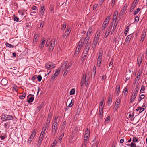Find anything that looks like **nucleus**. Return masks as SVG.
Segmentation results:
<instances>
[{
    "label": "nucleus",
    "instance_id": "obj_4",
    "mask_svg": "<svg viewBox=\"0 0 147 147\" xmlns=\"http://www.w3.org/2000/svg\"><path fill=\"white\" fill-rule=\"evenodd\" d=\"M55 67V65L52 62H49L46 63L45 64V67L47 69H52L54 68Z\"/></svg>",
    "mask_w": 147,
    "mask_h": 147
},
{
    "label": "nucleus",
    "instance_id": "obj_50",
    "mask_svg": "<svg viewBox=\"0 0 147 147\" xmlns=\"http://www.w3.org/2000/svg\"><path fill=\"white\" fill-rule=\"evenodd\" d=\"M138 108L140 110L139 111V113H142L143 111L144 110V108H142L140 107H139Z\"/></svg>",
    "mask_w": 147,
    "mask_h": 147
},
{
    "label": "nucleus",
    "instance_id": "obj_22",
    "mask_svg": "<svg viewBox=\"0 0 147 147\" xmlns=\"http://www.w3.org/2000/svg\"><path fill=\"white\" fill-rule=\"evenodd\" d=\"M44 137V136L42 135H40L39 138V141L38 143L41 144L43 138Z\"/></svg>",
    "mask_w": 147,
    "mask_h": 147
},
{
    "label": "nucleus",
    "instance_id": "obj_53",
    "mask_svg": "<svg viewBox=\"0 0 147 147\" xmlns=\"http://www.w3.org/2000/svg\"><path fill=\"white\" fill-rule=\"evenodd\" d=\"M50 119H47V122L46 123V125H47L48 126L49 125L50 123Z\"/></svg>",
    "mask_w": 147,
    "mask_h": 147
},
{
    "label": "nucleus",
    "instance_id": "obj_62",
    "mask_svg": "<svg viewBox=\"0 0 147 147\" xmlns=\"http://www.w3.org/2000/svg\"><path fill=\"white\" fill-rule=\"evenodd\" d=\"M49 10H50L51 12V13H52L54 11V9L53 7L52 6H51L49 8Z\"/></svg>",
    "mask_w": 147,
    "mask_h": 147
},
{
    "label": "nucleus",
    "instance_id": "obj_14",
    "mask_svg": "<svg viewBox=\"0 0 147 147\" xmlns=\"http://www.w3.org/2000/svg\"><path fill=\"white\" fill-rule=\"evenodd\" d=\"M85 45V48L86 49H89L91 44V41H89L87 43H86Z\"/></svg>",
    "mask_w": 147,
    "mask_h": 147
},
{
    "label": "nucleus",
    "instance_id": "obj_24",
    "mask_svg": "<svg viewBox=\"0 0 147 147\" xmlns=\"http://www.w3.org/2000/svg\"><path fill=\"white\" fill-rule=\"evenodd\" d=\"M141 74V73H139L138 72L137 74V76L136 77L135 79V80H137V81H138L140 79V75Z\"/></svg>",
    "mask_w": 147,
    "mask_h": 147
},
{
    "label": "nucleus",
    "instance_id": "obj_31",
    "mask_svg": "<svg viewBox=\"0 0 147 147\" xmlns=\"http://www.w3.org/2000/svg\"><path fill=\"white\" fill-rule=\"evenodd\" d=\"M34 97H31L29 99L28 101H27V102L29 103H30L32 102L34 99Z\"/></svg>",
    "mask_w": 147,
    "mask_h": 147
},
{
    "label": "nucleus",
    "instance_id": "obj_29",
    "mask_svg": "<svg viewBox=\"0 0 147 147\" xmlns=\"http://www.w3.org/2000/svg\"><path fill=\"white\" fill-rule=\"evenodd\" d=\"M45 11V8L44 7H42L40 8V13H41V14H42V15H43L44 12Z\"/></svg>",
    "mask_w": 147,
    "mask_h": 147
},
{
    "label": "nucleus",
    "instance_id": "obj_28",
    "mask_svg": "<svg viewBox=\"0 0 147 147\" xmlns=\"http://www.w3.org/2000/svg\"><path fill=\"white\" fill-rule=\"evenodd\" d=\"M54 47H55V46H53L52 45V43H51L50 44V46H49V51H52L53 50V49H54Z\"/></svg>",
    "mask_w": 147,
    "mask_h": 147
},
{
    "label": "nucleus",
    "instance_id": "obj_55",
    "mask_svg": "<svg viewBox=\"0 0 147 147\" xmlns=\"http://www.w3.org/2000/svg\"><path fill=\"white\" fill-rule=\"evenodd\" d=\"M86 74L84 73L83 75V78L82 79V80L86 81Z\"/></svg>",
    "mask_w": 147,
    "mask_h": 147
},
{
    "label": "nucleus",
    "instance_id": "obj_25",
    "mask_svg": "<svg viewBox=\"0 0 147 147\" xmlns=\"http://www.w3.org/2000/svg\"><path fill=\"white\" fill-rule=\"evenodd\" d=\"M5 45L7 47L10 48H12L14 47V46L12 45L11 44H9L7 42L6 43Z\"/></svg>",
    "mask_w": 147,
    "mask_h": 147
},
{
    "label": "nucleus",
    "instance_id": "obj_48",
    "mask_svg": "<svg viewBox=\"0 0 147 147\" xmlns=\"http://www.w3.org/2000/svg\"><path fill=\"white\" fill-rule=\"evenodd\" d=\"M37 79L39 82H40L41 81L42 79V77L41 75H38L37 77Z\"/></svg>",
    "mask_w": 147,
    "mask_h": 147
},
{
    "label": "nucleus",
    "instance_id": "obj_18",
    "mask_svg": "<svg viewBox=\"0 0 147 147\" xmlns=\"http://www.w3.org/2000/svg\"><path fill=\"white\" fill-rule=\"evenodd\" d=\"M112 101V96L110 95L108 97V104H110Z\"/></svg>",
    "mask_w": 147,
    "mask_h": 147
},
{
    "label": "nucleus",
    "instance_id": "obj_46",
    "mask_svg": "<svg viewBox=\"0 0 147 147\" xmlns=\"http://www.w3.org/2000/svg\"><path fill=\"white\" fill-rule=\"evenodd\" d=\"M145 89V87L144 86H142L140 90V93H142L145 92L144 91H143Z\"/></svg>",
    "mask_w": 147,
    "mask_h": 147
},
{
    "label": "nucleus",
    "instance_id": "obj_8",
    "mask_svg": "<svg viewBox=\"0 0 147 147\" xmlns=\"http://www.w3.org/2000/svg\"><path fill=\"white\" fill-rule=\"evenodd\" d=\"M83 39L81 38L78 42V46L77 47H78V49H79H79H81L84 44V43L83 42Z\"/></svg>",
    "mask_w": 147,
    "mask_h": 147
},
{
    "label": "nucleus",
    "instance_id": "obj_6",
    "mask_svg": "<svg viewBox=\"0 0 147 147\" xmlns=\"http://www.w3.org/2000/svg\"><path fill=\"white\" fill-rule=\"evenodd\" d=\"M42 42L40 44L39 47L40 49H42L43 48L44 44L45 43V38H43L41 39Z\"/></svg>",
    "mask_w": 147,
    "mask_h": 147
},
{
    "label": "nucleus",
    "instance_id": "obj_30",
    "mask_svg": "<svg viewBox=\"0 0 147 147\" xmlns=\"http://www.w3.org/2000/svg\"><path fill=\"white\" fill-rule=\"evenodd\" d=\"M128 90L126 87H125L123 93L124 95H126L127 94Z\"/></svg>",
    "mask_w": 147,
    "mask_h": 147
},
{
    "label": "nucleus",
    "instance_id": "obj_39",
    "mask_svg": "<svg viewBox=\"0 0 147 147\" xmlns=\"http://www.w3.org/2000/svg\"><path fill=\"white\" fill-rule=\"evenodd\" d=\"M89 49H87L85 48L83 51L84 54H87Z\"/></svg>",
    "mask_w": 147,
    "mask_h": 147
},
{
    "label": "nucleus",
    "instance_id": "obj_60",
    "mask_svg": "<svg viewBox=\"0 0 147 147\" xmlns=\"http://www.w3.org/2000/svg\"><path fill=\"white\" fill-rule=\"evenodd\" d=\"M118 23V21L116 20H115L114 24V27H117V25Z\"/></svg>",
    "mask_w": 147,
    "mask_h": 147
},
{
    "label": "nucleus",
    "instance_id": "obj_33",
    "mask_svg": "<svg viewBox=\"0 0 147 147\" xmlns=\"http://www.w3.org/2000/svg\"><path fill=\"white\" fill-rule=\"evenodd\" d=\"M96 67L95 66H94V67L93 68V75L94 77L95 76V75L96 73Z\"/></svg>",
    "mask_w": 147,
    "mask_h": 147
},
{
    "label": "nucleus",
    "instance_id": "obj_26",
    "mask_svg": "<svg viewBox=\"0 0 147 147\" xmlns=\"http://www.w3.org/2000/svg\"><path fill=\"white\" fill-rule=\"evenodd\" d=\"M141 10L140 8H138L137 9L134 11V14L136 15L137 14V13L140 11Z\"/></svg>",
    "mask_w": 147,
    "mask_h": 147
},
{
    "label": "nucleus",
    "instance_id": "obj_41",
    "mask_svg": "<svg viewBox=\"0 0 147 147\" xmlns=\"http://www.w3.org/2000/svg\"><path fill=\"white\" fill-rule=\"evenodd\" d=\"M38 38V35H36V34H35L34 35V38L33 40L35 42H37Z\"/></svg>",
    "mask_w": 147,
    "mask_h": 147
},
{
    "label": "nucleus",
    "instance_id": "obj_12",
    "mask_svg": "<svg viewBox=\"0 0 147 147\" xmlns=\"http://www.w3.org/2000/svg\"><path fill=\"white\" fill-rule=\"evenodd\" d=\"M128 5L127 4H126L123 7L121 10V14L123 15L125 12V10H126L127 7Z\"/></svg>",
    "mask_w": 147,
    "mask_h": 147
},
{
    "label": "nucleus",
    "instance_id": "obj_61",
    "mask_svg": "<svg viewBox=\"0 0 147 147\" xmlns=\"http://www.w3.org/2000/svg\"><path fill=\"white\" fill-rule=\"evenodd\" d=\"M68 72V70H67V69L65 70L64 74H63V76H65L67 74Z\"/></svg>",
    "mask_w": 147,
    "mask_h": 147
},
{
    "label": "nucleus",
    "instance_id": "obj_27",
    "mask_svg": "<svg viewBox=\"0 0 147 147\" xmlns=\"http://www.w3.org/2000/svg\"><path fill=\"white\" fill-rule=\"evenodd\" d=\"M67 61H65L64 63L62 65L61 67V68H62L63 69V68H65V67H66V65H67Z\"/></svg>",
    "mask_w": 147,
    "mask_h": 147
},
{
    "label": "nucleus",
    "instance_id": "obj_44",
    "mask_svg": "<svg viewBox=\"0 0 147 147\" xmlns=\"http://www.w3.org/2000/svg\"><path fill=\"white\" fill-rule=\"evenodd\" d=\"M132 141L133 142H138V140L136 137H133Z\"/></svg>",
    "mask_w": 147,
    "mask_h": 147
},
{
    "label": "nucleus",
    "instance_id": "obj_49",
    "mask_svg": "<svg viewBox=\"0 0 147 147\" xmlns=\"http://www.w3.org/2000/svg\"><path fill=\"white\" fill-rule=\"evenodd\" d=\"M128 145L129 146L130 145V147H136V144L134 142L131 143L130 144H128Z\"/></svg>",
    "mask_w": 147,
    "mask_h": 147
},
{
    "label": "nucleus",
    "instance_id": "obj_36",
    "mask_svg": "<svg viewBox=\"0 0 147 147\" xmlns=\"http://www.w3.org/2000/svg\"><path fill=\"white\" fill-rule=\"evenodd\" d=\"M89 135H87V134H85L84 136V140L86 141L88 140Z\"/></svg>",
    "mask_w": 147,
    "mask_h": 147
},
{
    "label": "nucleus",
    "instance_id": "obj_34",
    "mask_svg": "<svg viewBox=\"0 0 147 147\" xmlns=\"http://www.w3.org/2000/svg\"><path fill=\"white\" fill-rule=\"evenodd\" d=\"M44 103L43 102L42 103H41L40 105L37 107V108H38V111H39L41 109L42 107L44 105Z\"/></svg>",
    "mask_w": 147,
    "mask_h": 147
},
{
    "label": "nucleus",
    "instance_id": "obj_7",
    "mask_svg": "<svg viewBox=\"0 0 147 147\" xmlns=\"http://www.w3.org/2000/svg\"><path fill=\"white\" fill-rule=\"evenodd\" d=\"M137 3L138 2L137 1L135 2L134 1L133 2L130 9V12H131L133 11L134 9L136 7V5Z\"/></svg>",
    "mask_w": 147,
    "mask_h": 147
},
{
    "label": "nucleus",
    "instance_id": "obj_59",
    "mask_svg": "<svg viewBox=\"0 0 147 147\" xmlns=\"http://www.w3.org/2000/svg\"><path fill=\"white\" fill-rule=\"evenodd\" d=\"M110 32H107V31H106V32H105L104 37L105 38H107L108 35H109V33Z\"/></svg>",
    "mask_w": 147,
    "mask_h": 147
},
{
    "label": "nucleus",
    "instance_id": "obj_56",
    "mask_svg": "<svg viewBox=\"0 0 147 147\" xmlns=\"http://www.w3.org/2000/svg\"><path fill=\"white\" fill-rule=\"evenodd\" d=\"M14 20L16 22H18L19 20V18H18L17 16L14 17Z\"/></svg>",
    "mask_w": 147,
    "mask_h": 147
},
{
    "label": "nucleus",
    "instance_id": "obj_21",
    "mask_svg": "<svg viewBox=\"0 0 147 147\" xmlns=\"http://www.w3.org/2000/svg\"><path fill=\"white\" fill-rule=\"evenodd\" d=\"M131 38V36L130 35H128L125 41L126 42H129L130 41Z\"/></svg>",
    "mask_w": 147,
    "mask_h": 147
},
{
    "label": "nucleus",
    "instance_id": "obj_32",
    "mask_svg": "<svg viewBox=\"0 0 147 147\" xmlns=\"http://www.w3.org/2000/svg\"><path fill=\"white\" fill-rule=\"evenodd\" d=\"M38 12V11H37V12H35L34 11H32L31 12V13H30V15H31L32 16H36V15L37 13Z\"/></svg>",
    "mask_w": 147,
    "mask_h": 147
},
{
    "label": "nucleus",
    "instance_id": "obj_43",
    "mask_svg": "<svg viewBox=\"0 0 147 147\" xmlns=\"http://www.w3.org/2000/svg\"><path fill=\"white\" fill-rule=\"evenodd\" d=\"M111 118L110 116H108L106 118L105 120V122H109V121L110 120V119Z\"/></svg>",
    "mask_w": 147,
    "mask_h": 147
},
{
    "label": "nucleus",
    "instance_id": "obj_13",
    "mask_svg": "<svg viewBox=\"0 0 147 147\" xmlns=\"http://www.w3.org/2000/svg\"><path fill=\"white\" fill-rule=\"evenodd\" d=\"M90 38V36H88L87 35L86 36L85 38L83 41V42L85 44L89 42V40Z\"/></svg>",
    "mask_w": 147,
    "mask_h": 147
},
{
    "label": "nucleus",
    "instance_id": "obj_47",
    "mask_svg": "<svg viewBox=\"0 0 147 147\" xmlns=\"http://www.w3.org/2000/svg\"><path fill=\"white\" fill-rule=\"evenodd\" d=\"M86 81V80H82V81L80 83L81 86H84V84L85 83Z\"/></svg>",
    "mask_w": 147,
    "mask_h": 147
},
{
    "label": "nucleus",
    "instance_id": "obj_3",
    "mask_svg": "<svg viewBox=\"0 0 147 147\" xmlns=\"http://www.w3.org/2000/svg\"><path fill=\"white\" fill-rule=\"evenodd\" d=\"M100 34L99 32L98 34L96 35L93 41V43L92 44V47L93 50H95L98 41L99 39V34Z\"/></svg>",
    "mask_w": 147,
    "mask_h": 147
},
{
    "label": "nucleus",
    "instance_id": "obj_17",
    "mask_svg": "<svg viewBox=\"0 0 147 147\" xmlns=\"http://www.w3.org/2000/svg\"><path fill=\"white\" fill-rule=\"evenodd\" d=\"M36 131L37 130L36 129H34L32 132L30 137L34 138L36 132Z\"/></svg>",
    "mask_w": 147,
    "mask_h": 147
},
{
    "label": "nucleus",
    "instance_id": "obj_42",
    "mask_svg": "<svg viewBox=\"0 0 147 147\" xmlns=\"http://www.w3.org/2000/svg\"><path fill=\"white\" fill-rule=\"evenodd\" d=\"M90 133V130L87 128L86 130L85 131V134H87V135H89Z\"/></svg>",
    "mask_w": 147,
    "mask_h": 147
},
{
    "label": "nucleus",
    "instance_id": "obj_16",
    "mask_svg": "<svg viewBox=\"0 0 147 147\" xmlns=\"http://www.w3.org/2000/svg\"><path fill=\"white\" fill-rule=\"evenodd\" d=\"M102 59L98 58L97 60V65L98 67H99L102 62Z\"/></svg>",
    "mask_w": 147,
    "mask_h": 147
},
{
    "label": "nucleus",
    "instance_id": "obj_23",
    "mask_svg": "<svg viewBox=\"0 0 147 147\" xmlns=\"http://www.w3.org/2000/svg\"><path fill=\"white\" fill-rule=\"evenodd\" d=\"M119 103L118 102H116L114 108L115 109V110H116L117 109L119 106Z\"/></svg>",
    "mask_w": 147,
    "mask_h": 147
},
{
    "label": "nucleus",
    "instance_id": "obj_57",
    "mask_svg": "<svg viewBox=\"0 0 147 147\" xmlns=\"http://www.w3.org/2000/svg\"><path fill=\"white\" fill-rule=\"evenodd\" d=\"M63 26L61 28L62 30H63V29H64L66 28V24L65 23H63Z\"/></svg>",
    "mask_w": 147,
    "mask_h": 147
},
{
    "label": "nucleus",
    "instance_id": "obj_2",
    "mask_svg": "<svg viewBox=\"0 0 147 147\" xmlns=\"http://www.w3.org/2000/svg\"><path fill=\"white\" fill-rule=\"evenodd\" d=\"M13 118V117L11 115L4 114L3 115H1V119L3 122L11 120Z\"/></svg>",
    "mask_w": 147,
    "mask_h": 147
},
{
    "label": "nucleus",
    "instance_id": "obj_37",
    "mask_svg": "<svg viewBox=\"0 0 147 147\" xmlns=\"http://www.w3.org/2000/svg\"><path fill=\"white\" fill-rule=\"evenodd\" d=\"M75 92V90L74 89H72L70 92V94L73 95L74 94Z\"/></svg>",
    "mask_w": 147,
    "mask_h": 147
},
{
    "label": "nucleus",
    "instance_id": "obj_52",
    "mask_svg": "<svg viewBox=\"0 0 147 147\" xmlns=\"http://www.w3.org/2000/svg\"><path fill=\"white\" fill-rule=\"evenodd\" d=\"M112 27V26H109L107 28V32H110L111 29Z\"/></svg>",
    "mask_w": 147,
    "mask_h": 147
},
{
    "label": "nucleus",
    "instance_id": "obj_63",
    "mask_svg": "<svg viewBox=\"0 0 147 147\" xmlns=\"http://www.w3.org/2000/svg\"><path fill=\"white\" fill-rule=\"evenodd\" d=\"M51 112L49 113L48 116V118L51 119Z\"/></svg>",
    "mask_w": 147,
    "mask_h": 147
},
{
    "label": "nucleus",
    "instance_id": "obj_51",
    "mask_svg": "<svg viewBox=\"0 0 147 147\" xmlns=\"http://www.w3.org/2000/svg\"><path fill=\"white\" fill-rule=\"evenodd\" d=\"M104 107V106L102 107H99V113H103V108Z\"/></svg>",
    "mask_w": 147,
    "mask_h": 147
},
{
    "label": "nucleus",
    "instance_id": "obj_35",
    "mask_svg": "<svg viewBox=\"0 0 147 147\" xmlns=\"http://www.w3.org/2000/svg\"><path fill=\"white\" fill-rule=\"evenodd\" d=\"M136 96V94H132L131 98V99L134 100Z\"/></svg>",
    "mask_w": 147,
    "mask_h": 147
},
{
    "label": "nucleus",
    "instance_id": "obj_20",
    "mask_svg": "<svg viewBox=\"0 0 147 147\" xmlns=\"http://www.w3.org/2000/svg\"><path fill=\"white\" fill-rule=\"evenodd\" d=\"M117 15L118 13L116 12H115L114 13V15L113 17V21H114L115 20H116L117 17Z\"/></svg>",
    "mask_w": 147,
    "mask_h": 147
},
{
    "label": "nucleus",
    "instance_id": "obj_45",
    "mask_svg": "<svg viewBox=\"0 0 147 147\" xmlns=\"http://www.w3.org/2000/svg\"><path fill=\"white\" fill-rule=\"evenodd\" d=\"M59 72H60V70H59L57 69L56 70L55 73L54 74V75H55V76H58V75Z\"/></svg>",
    "mask_w": 147,
    "mask_h": 147
},
{
    "label": "nucleus",
    "instance_id": "obj_64",
    "mask_svg": "<svg viewBox=\"0 0 147 147\" xmlns=\"http://www.w3.org/2000/svg\"><path fill=\"white\" fill-rule=\"evenodd\" d=\"M33 138H32L31 137H30V138H29L28 140V142H29V143H30L31 142Z\"/></svg>",
    "mask_w": 147,
    "mask_h": 147
},
{
    "label": "nucleus",
    "instance_id": "obj_10",
    "mask_svg": "<svg viewBox=\"0 0 147 147\" xmlns=\"http://www.w3.org/2000/svg\"><path fill=\"white\" fill-rule=\"evenodd\" d=\"M7 83V81L5 79H3L1 82V84L3 86H5Z\"/></svg>",
    "mask_w": 147,
    "mask_h": 147
},
{
    "label": "nucleus",
    "instance_id": "obj_1",
    "mask_svg": "<svg viewBox=\"0 0 147 147\" xmlns=\"http://www.w3.org/2000/svg\"><path fill=\"white\" fill-rule=\"evenodd\" d=\"M58 118V116H56L54 119L55 121H53V124L52 127V131L51 132V136L54 138L56 133V131L57 129V119Z\"/></svg>",
    "mask_w": 147,
    "mask_h": 147
},
{
    "label": "nucleus",
    "instance_id": "obj_11",
    "mask_svg": "<svg viewBox=\"0 0 147 147\" xmlns=\"http://www.w3.org/2000/svg\"><path fill=\"white\" fill-rule=\"evenodd\" d=\"M111 17V15L109 14L108 15V16L106 18L104 22V24L106 23V24H108L109 21V19Z\"/></svg>",
    "mask_w": 147,
    "mask_h": 147
},
{
    "label": "nucleus",
    "instance_id": "obj_15",
    "mask_svg": "<svg viewBox=\"0 0 147 147\" xmlns=\"http://www.w3.org/2000/svg\"><path fill=\"white\" fill-rule=\"evenodd\" d=\"M139 88V86H137L136 87L135 90L134 91L133 94H137L138 92V91Z\"/></svg>",
    "mask_w": 147,
    "mask_h": 147
},
{
    "label": "nucleus",
    "instance_id": "obj_19",
    "mask_svg": "<svg viewBox=\"0 0 147 147\" xmlns=\"http://www.w3.org/2000/svg\"><path fill=\"white\" fill-rule=\"evenodd\" d=\"M92 31V28L91 27L90 28L87 33L86 35H87L88 36H90V34Z\"/></svg>",
    "mask_w": 147,
    "mask_h": 147
},
{
    "label": "nucleus",
    "instance_id": "obj_38",
    "mask_svg": "<svg viewBox=\"0 0 147 147\" xmlns=\"http://www.w3.org/2000/svg\"><path fill=\"white\" fill-rule=\"evenodd\" d=\"M116 92H120V86L119 85H117L116 86Z\"/></svg>",
    "mask_w": 147,
    "mask_h": 147
},
{
    "label": "nucleus",
    "instance_id": "obj_58",
    "mask_svg": "<svg viewBox=\"0 0 147 147\" xmlns=\"http://www.w3.org/2000/svg\"><path fill=\"white\" fill-rule=\"evenodd\" d=\"M139 18L138 16L136 17L135 19V21L136 23H137L139 21Z\"/></svg>",
    "mask_w": 147,
    "mask_h": 147
},
{
    "label": "nucleus",
    "instance_id": "obj_54",
    "mask_svg": "<svg viewBox=\"0 0 147 147\" xmlns=\"http://www.w3.org/2000/svg\"><path fill=\"white\" fill-rule=\"evenodd\" d=\"M66 124V121H65L63 122V123L61 127V128H65V127Z\"/></svg>",
    "mask_w": 147,
    "mask_h": 147
},
{
    "label": "nucleus",
    "instance_id": "obj_5",
    "mask_svg": "<svg viewBox=\"0 0 147 147\" xmlns=\"http://www.w3.org/2000/svg\"><path fill=\"white\" fill-rule=\"evenodd\" d=\"M71 32L70 28H67V30L63 34V37L64 38H66L69 35Z\"/></svg>",
    "mask_w": 147,
    "mask_h": 147
},
{
    "label": "nucleus",
    "instance_id": "obj_9",
    "mask_svg": "<svg viewBox=\"0 0 147 147\" xmlns=\"http://www.w3.org/2000/svg\"><path fill=\"white\" fill-rule=\"evenodd\" d=\"M142 60V57H138L137 58V62L138 63V66L140 67V66Z\"/></svg>",
    "mask_w": 147,
    "mask_h": 147
},
{
    "label": "nucleus",
    "instance_id": "obj_40",
    "mask_svg": "<svg viewBox=\"0 0 147 147\" xmlns=\"http://www.w3.org/2000/svg\"><path fill=\"white\" fill-rule=\"evenodd\" d=\"M108 24H106V23L104 24V22L103 23V25L102 27V30H104L105 28L107 26Z\"/></svg>",
    "mask_w": 147,
    "mask_h": 147
}]
</instances>
